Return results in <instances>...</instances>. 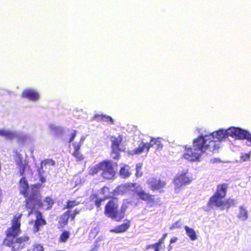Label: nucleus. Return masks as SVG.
I'll use <instances>...</instances> for the list:
<instances>
[{"instance_id":"34","label":"nucleus","mask_w":251,"mask_h":251,"mask_svg":"<svg viewBox=\"0 0 251 251\" xmlns=\"http://www.w3.org/2000/svg\"><path fill=\"white\" fill-rule=\"evenodd\" d=\"M104 200V199L102 198H97L95 201V204L99 208L100 207L101 202Z\"/></svg>"},{"instance_id":"23","label":"nucleus","mask_w":251,"mask_h":251,"mask_svg":"<svg viewBox=\"0 0 251 251\" xmlns=\"http://www.w3.org/2000/svg\"><path fill=\"white\" fill-rule=\"evenodd\" d=\"M238 218L243 221L246 220L248 218L247 211L242 206L240 207V212L238 215Z\"/></svg>"},{"instance_id":"45","label":"nucleus","mask_w":251,"mask_h":251,"mask_svg":"<svg viewBox=\"0 0 251 251\" xmlns=\"http://www.w3.org/2000/svg\"><path fill=\"white\" fill-rule=\"evenodd\" d=\"M246 160H247V159H246V158H245V159H244L243 160V161H246Z\"/></svg>"},{"instance_id":"37","label":"nucleus","mask_w":251,"mask_h":251,"mask_svg":"<svg viewBox=\"0 0 251 251\" xmlns=\"http://www.w3.org/2000/svg\"><path fill=\"white\" fill-rule=\"evenodd\" d=\"M210 162L212 163H219L221 162V160L219 158H214V159H211Z\"/></svg>"},{"instance_id":"40","label":"nucleus","mask_w":251,"mask_h":251,"mask_svg":"<svg viewBox=\"0 0 251 251\" xmlns=\"http://www.w3.org/2000/svg\"><path fill=\"white\" fill-rule=\"evenodd\" d=\"M177 240V238L176 237H173L170 240V244H173L174 243H175Z\"/></svg>"},{"instance_id":"14","label":"nucleus","mask_w":251,"mask_h":251,"mask_svg":"<svg viewBox=\"0 0 251 251\" xmlns=\"http://www.w3.org/2000/svg\"><path fill=\"white\" fill-rule=\"evenodd\" d=\"M54 164H55L54 161L53 160H52V159H47L45 161H42L41 162V168L39 170V175L40 180L41 182H42V183H44L46 181L45 177H44L42 176V171L43 172H44L43 167H45L47 165L53 166L54 165Z\"/></svg>"},{"instance_id":"11","label":"nucleus","mask_w":251,"mask_h":251,"mask_svg":"<svg viewBox=\"0 0 251 251\" xmlns=\"http://www.w3.org/2000/svg\"><path fill=\"white\" fill-rule=\"evenodd\" d=\"M148 184L152 190H159L166 185V182L160 179L151 178L148 180Z\"/></svg>"},{"instance_id":"26","label":"nucleus","mask_w":251,"mask_h":251,"mask_svg":"<svg viewBox=\"0 0 251 251\" xmlns=\"http://www.w3.org/2000/svg\"><path fill=\"white\" fill-rule=\"evenodd\" d=\"M0 135L5 137L8 139H11L14 137V133L10 131L0 129Z\"/></svg>"},{"instance_id":"10","label":"nucleus","mask_w":251,"mask_h":251,"mask_svg":"<svg viewBox=\"0 0 251 251\" xmlns=\"http://www.w3.org/2000/svg\"><path fill=\"white\" fill-rule=\"evenodd\" d=\"M22 97L33 101L38 100L40 97L38 92L30 89H25L22 93Z\"/></svg>"},{"instance_id":"22","label":"nucleus","mask_w":251,"mask_h":251,"mask_svg":"<svg viewBox=\"0 0 251 251\" xmlns=\"http://www.w3.org/2000/svg\"><path fill=\"white\" fill-rule=\"evenodd\" d=\"M184 229L186 231V233L189 237L190 239L192 241H195L197 239V237L195 231L188 226H185Z\"/></svg>"},{"instance_id":"33","label":"nucleus","mask_w":251,"mask_h":251,"mask_svg":"<svg viewBox=\"0 0 251 251\" xmlns=\"http://www.w3.org/2000/svg\"><path fill=\"white\" fill-rule=\"evenodd\" d=\"M181 226V223L180 221H178L176 222L175 223L172 225V226H171V229H173L175 228H178L180 227Z\"/></svg>"},{"instance_id":"47","label":"nucleus","mask_w":251,"mask_h":251,"mask_svg":"<svg viewBox=\"0 0 251 251\" xmlns=\"http://www.w3.org/2000/svg\"><path fill=\"white\" fill-rule=\"evenodd\" d=\"M247 156L248 157H249V155H248V154H247Z\"/></svg>"},{"instance_id":"41","label":"nucleus","mask_w":251,"mask_h":251,"mask_svg":"<svg viewBox=\"0 0 251 251\" xmlns=\"http://www.w3.org/2000/svg\"><path fill=\"white\" fill-rule=\"evenodd\" d=\"M200 158H191V162L200 161Z\"/></svg>"},{"instance_id":"7","label":"nucleus","mask_w":251,"mask_h":251,"mask_svg":"<svg viewBox=\"0 0 251 251\" xmlns=\"http://www.w3.org/2000/svg\"><path fill=\"white\" fill-rule=\"evenodd\" d=\"M111 142V155L113 157H120L122 153L126 151L125 147L121 145L123 141V136L119 135L118 136H111L110 137Z\"/></svg>"},{"instance_id":"2","label":"nucleus","mask_w":251,"mask_h":251,"mask_svg":"<svg viewBox=\"0 0 251 251\" xmlns=\"http://www.w3.org/2000/svg\"><path fill=\"white\" fill-rule=\"evenodd\" d=\"M16 161L19 167L20 175L23 176L19 182L20 193L25 197H28L26 201V207L33 209L40 207L41 203L39 200L38 188L34 185L29 187L24 176L25 172L29 168L26 158H18Z\"/></svg>"},{"instance_id":"12","label":"nucleus","mask_w":251,"mask_h":251,"mask_svg":"<svg viewBox=\"0 0 251 251\" xmlns=\"http://www.w3.org/2000/svg\"><path fill=\"white\" fill-rule=\"evenodd\" d=\"M148 144L150 149L151 148H154L155 150L154 152H159L163 149V145L159 137H151Z\"/></svg>"},{"instance_id":"46","label":"nucleus","mask_w":251,"mask_h":251,"mask_svg":"<svg viewBox=\"0 0 251 251\" xmlns=\"http://www.w3.org/2000/svg\"><path fill=\"white\" fill-rule=\"evenodd\" d=\"M57 128V127H53V128H54V129H55V128ZM52 129H53V127L52 128Z\"/></svg>"},{"instance_id":"24","label":"nucleus","mask_w":251,"mask_h":251,"mask_svg":"<svg viewBox=\"0 0 251 251\" xmlns=\"http://www.w3.org/2000/svg\"><path fill=\"white\" fill-rule=\"evenodd\" d=\"M237 204L236 200L232 199H228L222 207V210L226 209L227 210L231 206Z\"/></svg>"},{"instance_id":"48","label":"nucleus","mask_w":251,"mask_h":251,"mask_svg":"<svg viewBox=\"0 0 251 251\" xmlns=\"http://www.w3.org/2000/svg\"><path fill=\"white\" fill-rule=\"evenodd\" d=\"M251 142V141H250Z\"/></svg>"},{"instance_id":"8","label":"nucleus","mask_w":251,"mask_h":251,"mask_svg":"<svg viewBox=\"0 0 251 251\" xmlns=\"http://www.w3.org/2000/svg\"><path fill=\"white\" fill-rule=\"evenodd\" d=\"M227 138L230 136L236 139H247L251 141V134L247 130L231 127L226 130Z\"/></svg>"},{"instance_id":"5","label":"nucleus","mask_w":251,"mask_h":251,"mask_svg":"<svg viewBox=\"0 0 251 251\" xmlns=\"http://www.w3.org/2000/svg\"><path fill=\"white\" fill-rule=\"evenodd\" d=\"M118 208L117 200H112L105 206V214L114 220L120 221L124 217L125 208L122 207L120 211H118Z\"/></svg>"},{"instance_id":"13","label":"nucleus","mask_w":251,"mask_h":251,"mask_svg":"<svg viewBox=\"0 0 251 251\" xmlns=\"http://www.w3.org/2000/svg\"><path fill=\"white\" fill-rule=\"evenodd\" d=\"M222 198H220V197L214 195L210 199L208 202V205L210 208H212L213 206H216L222 208L224 204V202L222 201Z\"/></svg>"},{"instance_id":"36","label":"nucleus","mask_w":251,"mask_h":251,"mask_svg":"<svg viewBox=\"0 0 251 251\" xmlns=\"http://www.w3.org/2000/svg\"><path fill=\"white\" fill-rule=\"evenodd\" d=\"M109 190V188L107 187H103L101 190L100 193L103 195H105L106 192Z\"/></svg>"},{"instance_id":"20","label":"nucleus","mask_w":251,"mask_h":251,"mask_svg":"<svg viewBox=\"0 0 251 251\" xmlns=\"http://www.w3.org/2000/svg\"><path fill=\"white\" fill-rule=\"evenodd\" d=\"M130 175V167L128 165H124L121 168L120 175L122 178H126L128 177Z\"/></svg>"},{"instance_id":"44","label":"nucleus","mask_w":251,"mask_h":251,"mask_svg":"<svg viewBox=\"0 0 251 251\" xmlns=\"http://www.w3.org/2000/svg\"><path fill=\"white\" fill-rule=\"evenodd\" d=\"M167 234H164L163 235V237H162V239H163V240L165 239V238L166 237Z\"/></svg>"},{"instance_id":"6","label":"nucleus","mask_w":251,"mask_h":251,"mask_svg":"<svg viewBox=\"0 0 251 251\" xmlns=\"http://www.w3.org/2000/svg\"><path fill=\"white\" fill-rule=\"evenodd\" d=\"M99 170L102 171L101 175L104 179H112L115 175L112 163L110 161H104L95 166L94 173H97Z\"/></svg>"},{"instance_id":"29","label":"nucleus","mask_w":251,"mask_h":251,"mask_svg":"<svg viewBox=\"0 0 251 251\" xmlns=\"http://www.w3.org/2000/svg\"><path fill=\"white\" fill-rule=\"evenodd\" d=\"M78 204L79 202L76 201H67V205L65 208L71 209L73 208L75 206L77 205Z\"/></svg>"},{"instance_id":"16","label":"nucleus","mask_w":251,"mask_h":251,"mask_svg":"<svg viewBox=\"0 0 251 251\" xmlns=\"http://www.w3.org/2000/svg\"><path fill=\"white\" fill-rule=\"evenodd\" d=\"M136 195L143 201H152V196L146 193L142 188L136 190Z\"/></svg>"},{"instance_id":"9","label":"nucleus","mask_w":251,"mask_h":251,"mask_svg":"<svg viewBox=\"0 0 251 251\" xmlns=\"http://www.w3.org/2000/svg\"><path fill=\"white\" fill-rule=\"evenodd\" d=\"M192 179L191 175L187 172L179 175L174 180L175 190L179 189L183 186L189 184Z\"/></svg>"},{"instance_id":"15","label":"nucleus","mask_w":251,"mask_h":251,"mask_svg":"<svg viewBox=\"0 0 251 251\" xmlns=\"http://www.w3.org/2000/svg\"><path fill=\"white\" fill-rule=\"evenodd\" d=\"M228 187V184L226 183L218 185L217 187L216 192L214 195L220 197V198H225L226 194Z\"/></svg>"},{"instance_id":"42","label":"nucleus","mask_w":251,"mask_h":251,"mask_svg":"<svg viewBox=\"0 0 251 251\" xmlns=\"http://www.w3.org/2000/svg\"><path fill=\"white\" fill-rule=\"evenodd\" d=\"M75 216L76 215L74 213L72 214L70 213V217H71L72 220H74Z\"/></svg>"},{"instance_id":"18","label":"nucleus","mask_w":251,"mask_h":251,"mask_svg":"<svg viewBox=\"0 0 251 251\" xmlns=\"http://www.w3.org/2000/svg\"><path fill=\"white\" fill-rule=\"evenodd\" d=\"M141 188L140 186L136 183H128L125 185V188L124 186H120L118 189L121 191L126 189V191H131L134 192L136 194V190L137 189H141Z\"/></svg>"},{"instance_id":"35","label":"nucleus","mask_w":251,"mask_h":251,"mask_svg":"<svg viewBox=\"0 0 251 251\" xmlns=\"http://www.w3.org/2000/svg\"><path fill=\"white\" fill-rule=\"evenodd\" d=\"M76 133H77L76 130H75L71 133V134L70 135V139H69V143H71V142H72L74 140L75 137L76 136Z\"/></svg>"},{"instance_id":"17","label":"nucleus","mask_w":251,"mask_h":251,"mask_svg":"<svg viewBox=\"0 0 251 251\" xmlns=\"http://www.w3.org/2000/svg\"><path fill=\"white\" fill-rule=\"evenodd\" d=\"M150 150V147L148 143H143L137 148L135 149L133 152L135 154H140L144 152H148Z\"/></svg>"},{"instance_id":"21","label":"nucleus","mask_w":251,"mask_h":251,"mask_svg":"<svg viewBox=\"0 0 251 251\" xmlns=\"http://www.w3.org/2000/svg\"><path fill=\"white\" fill-rule=\"evenodd\" d=\"M129 227V224L127 223L123 224L122 225L116 227L114 229H112L111 232L116 233H121L126 231Z\"/></svg>"},{"instance_id":"30","label":"nucleus","mask_w":251,"mask_h":251,"mask_svg":"<svg viewBox=\"0 0 251 251\" xmlns=\"http://www.w3.org/2000/svg\"><path fill=\"white\" fill-rule=\"evenodd\" d=\"M142 164L138 163L136 166V176L137 177H140L142 176V172H141Z\"/></svg>"},{"instance_id":"27","label":"nucleus","mask_w":251,"mask_h":251,"mask_svg":"<svg viewBox=\"0 0 251 251\" xmlns=\"http://www.w3.org/2000/svg\"><path fill=\"white\" fill-rule=\"evenodd\" d=\"M70 211H67L61 217L62 222L66 225L67 224L68 220L70 218Z\"/></svg>"},{"instance_id":"25","label":"nucleus","mask_w":251,"mask_h":251,"mask_svg":"<svg viewBox=\"0 0 251 251\" xmlns=\"http://www.w3.org/2000/svg\"><path fill=\"white\" fill-rule=\"evenodd\" d=\"M83 141V140L81 139L78 143H75L73 144L75 150L73 153V155L75 157H79V151L80 147L82 144Z\"/></svg>"},{"instance_id":"4","label":"nucleus","mask_w":251,"mask_h":251,"mask_svg":"<svg viewBox=\"0 0 251 251\" xmlns=\"http://www.w3.org/2000/svg\"><path fill=\"white\" fill-rule=\"evenodd\" d=\"M39 200H40V196ZM40 201L41 203V205L40 207H37L36 208L33 209L28 208L29 209H30V210L28 212V216H29L32 213H34L36 216V220L33 227V230L35 232H38L39 230L40 226L45 225L46 222V221L43 218L42 213L36 210L34 212V210L40 207L44 208V206L46 203L47 204V207L45 208L47 209H50L53 204V201L50 198H47L44 200V203L41 202V200H40Z\"/></svg>"},{"instance_id":"38","label":"nucleus","mask_w":251,"mask_h":251,"mask_svg":"<svg viewBox=\"0 0 251 251\" xmlns=\"http://www.w3.org/2000/svg\"><path fill=\"white\" fill-rule=\"evenodd\" d=\"M150 247L153 248L154 251H159V248L158 247L157 245H151L150 246Z\"/></svg>"},{"instance_id":"28","label":"nucleus","mask_w":251,"mask_h":251,"mask_svg":"<svg viewBox=\"0 0 251 251\" xmlns=\"http://www.w3.org/2000/svg\"><path fill=\"white\" fill-rule=\"evenodd\" d=\"M69 236L70 233L68 231H63L60 236V241L62 242H65L69 238Z\"/></svg>"},{"instance_id":"1","label":"nucleus","mask_w":251,"mask_h":251,"mask_svg":"<svg viewBox=\"0 0 251 251\" xmlns=\"http://www.w3.org/2000/svg\"><path fill=\"white\" fill-rule=\"evenodd\" d=\"M227 138L226 130L219 129L211 133L207 139L203 135L199 136L193 141V147H184L183 157H201L208 151L215 153L220 147L221 141Z\"/></svg>"},{"instance_id":"31","label":"nucleus","mask_w":251,"mask_h":251,"mask_svg":"<svg viewBox=\"0 0 251 251\" xmlns=\"http://www.w3.org/2000/svg\"><path fill=\"white\" fill-rule=\"evenodd\" d=\"M102 240V238L101 237H98L97 238V239L95 240V245L94 247L92 249V251H97L98 249V248L100 246V244H99V242H100Z\"/></svg>"},{"instance_id":"39","label":"nucleus","mask_w":251,"mask_h":251,"mask_svg":"<svg viewBox=\"0 0 251 251\" xmlns=\"http://www.w3.org/2000/svg\"><path fill=\"white\" fill-rule=\"evenodd\" d=\"M163 242H164V240H163V239L161 238V239L159 241V242H157V243H156L154 244V245H158V248H160V246H161V244H162V243H163Z\"/></svg>"},{"instance_id":"32","label":"nucleus","mask_w":251,"mask_h":251,"mask_svg":"<svg viewBox=\"0 0 251 251\" xmlns=\"http://www.w3.org/2000/svg\"><path fill=\"white\" fill-rule=\"evenodd\" d=\"M32 251H44V249L41 245L35 244L32 247Z\"/></svg>"},{"instance_id":"19","label":"nucleus","mask_w":251,"mask_h":251,"mask_svg":"<svg viewBox=\"0 0 251 251\" xmlns=\"http://www.w3.org/2000/svg\"><path fill=\"white\" fill-rule=\"evenodd\" d=\"M95 119L98 121L106 122L110 124H113V120L112 117L104 114H96L95 115Z\"/></svg>"},{"instance_id":"3","label":"nucleus","mask_w":251,"mask_h":251,"mask_svg":"<svg viewBox=\"0 0 251 251\" xmlns=\"http://www.w3.org/2000/svg\"><path fill=\"white\" fill-rule=\"evenodd\" d=\"M22 214H17L14 216L12 226L8 228L6 231L7 237L4 241L6 246L12 247L13 251L22 249L29 240V237L27 236H23L16 238L20 232V220Z\"/></svg>"},{"instance_id":"43","label":"nucleus","mask_w":251,"mask_h":251,"mask_svg":"<svg viewBox=\"0 0 251 251\" xmlns=\"http://www.w3.org/2000/svg\"><path fill=\"white\" fill-rule=\"evenodd\" d=\"M79 210L77 209H75V210L74 211V213L76 215L77 214H79Z\"/></svg>"}]
</instances>
